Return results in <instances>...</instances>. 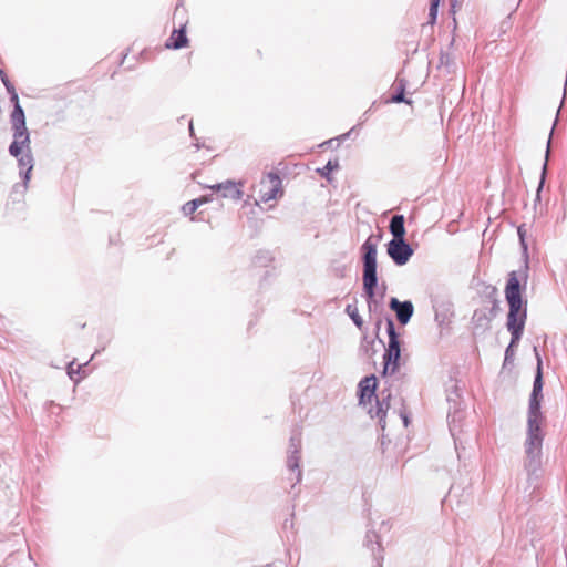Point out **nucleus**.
Returning a JSON list of instances; mask_svg holds the SVG:
<instances>
[{"instance_id":"obj_40","label":"nucleus","mask_w":567,"mask_h":567,"mask_svg":"<svg viewBox=\"0 0 567 567\" xmlns=\"http://www.w3.org/2000/svg\"><path fill=\"white\" fill-rule=\"evenodd\" d=\"M455 450L458 451V444L457 442L455 441ZM460 454V452H457Z\"/></svg>"},{"instance_id":"obj_29","label":"nucleus","mask_w":567,"mask_h":567,"mask_svg":"<svg viewBox=\"0 0 567 567\" xmlns=\"http://www.w3.org/2000/svg\"><path fill=\"white\" fill-rule=\"evenodd\" d=\"M0 78H1V81L7 90L10 91L12 89H16L14 85L11 83V81L9 80L8 75L6 74V72L0 68Z\"/></svg>"},{"instance_id":"obj_19","label":"nucleus","mask_w":567,"mask_h":567,"mask_svg":"<svg viewBox=\"0 0 567 567\" xmlns=\"http://www.w3.org/2000/svg\"><path fill=\"white\" fill-rule=\"evenodd\" d=\"M404 91H405V82L403 80H400L399 81L398 92L392 95L391 102L392 103H406V104H411V101L405 99Z\"/></svg>"},{"instance_id":"obj_18","label":"nucleus","mask_w":567,"mask_h":567,"mask_svg":"<svg viewBox=\"0 0 567 567\" xmlns=\"http://www.w3.org/2000/svg\"><path fill=\"white\" fill-rule=\"evenodd\" d=\"M210 200H213V198L207 196L192 199L182 206V213H195L200 205Z\"/></svg>"},{"instance_id":"obj_14","label":"nucleus","mask_w":567,"mask_h":567,"mask_svg":"<svg viewBox=\"0 0 567 567\" xmlns=\"http://www.w3.org/2000/svg\"><path fill=\"white\" fill-rule=\"evenodd\" d=\"M389 307L395 312L396 319L401 324H406L414 312L413 303L409 300L400 301L396 298H391Z\"/></svg>"},{"instance_id":"obj_22","label":"nucleus","mask_w":567,"mask_h":567,"mask_svg":"<svg viewBox=\"0 0 567 567\" xmlns=\"http://www.w3.org/2000/svg\"><path fill=\"white\" fill-rule=\"evenodd\" d=\"M338 168H339L338 159H333V161L330 159L322 168H319L318 172L320 173L321 176L329 178L330 173Z\"/></svg>"},{"instance_id":"obj_17","label":"nucleus","mask_w":567,"mask_h":567,"mask_svg":"<svg viewBox=\"0 0 567 567\" xmlns=\"http://www.w3.org/2000/svg\"><path fill=\"white\" fill-rule=\"evenodd\" d=\"M472 321L475 328L486 329L489 324L491 318L485 310L477 309L473 313Z\"/></svg>"},{"instance_id":"obj_5","label":"nucleus","mask_w":567,"mask_h":567,"mask_svg":"<svg viewBox=\"0 0 567 567\" xmlns=\"http://www.w3.org/2000/svg\"><path fill=\"white\" fill-rule=\"evenodd\" d=\"M9 154L17 158L19 166V175L23 182V187L27 188L31 177V172L34 167V158L31 151V140L27 138H13L8 148Z\"/></svg>"},{"instance_id":"obj_13","label":"nucleus","mask_w":567,"mask_h":567,"mask_svg":"<svg viewBox=\"0 0 567 567\" xmlns=\"http://www.w3.org/2000/svg\"><path fill=\"white\" fill-rule=\"evenodd\" d=\"M11 124H12V131H13V138L20 140V138H29L30 134L25 124V114L20 104H17L13 106L12 113H11Z\"/></svg>"},{"instance_id":"obj_37","label":"nucleus","mask_w":567,"mask_h":567,"mask_svg":"<svg viewBox=\"0 0 567 567\" xmlns=\"http://www.w3.org/2000/svg\"><path fill=\"white\" fill-rule=\"evenodd\" d=\"M374 537H377V535H375L374 533H372L371 535H370V534H368V535H367V538H368V539H370V540H371L372 538H374Z\"/></svg>"},{"instance_id":"obj_4","label":"nucleus","mask_w":567,"mask_h":567,"mask_svg":"<svg viewBox=\"0 0 567 567\" xmlns=\"http://www.w3.org/2000/svg\"><path fill=\"white\" fill-rule=\"evenodd\" d=\"M363 291L369 299L375 296L378 285L377 245L368 238L361 246Z\"/></svg>"},{"instance_id":"obj_24","label":"nucleus","mask_w":567,"mask_h":567,"mask_svg":"<svg viewBox=\"0 0 567 567\" xmlns=\"http://www.w3.org/2000/svg\"><path fill=\"white\" fill-rule=\"evenodd\" d=\"M549 147H550V138L548 140V143H547L546 159H545V163L543 165L542 177H540V182H539L538 187H537V197L539 196V192L543 188L544 181H545V175H546V172H547V161H548V156H549Z\"/></svg>"},{"instance_id":"obj_38","label":"nucleus","mask_w":567,"mask_h":567,"mask_svg":"<svg viewBox=\"0 0 567 567\" xmlns=\"http://www.w3.org/2000/svg\"><path fill=\"white\" fill-rule=\"evenodd\" d=\"M100 353V350H95L94 354L91 357V360L97 354Z\"/></svg>"},{"instance_id":"obj_35","label":"nucleus","mask_w":567,"mask_h":567,"mask_svg":"<svg viewBox=\"0 0 567 567\" xmlns=\"http://www.w3.org/2000/svg\"><path fill=\"white\" fill-rule=\"evenodd\" d=\"M355 127H352L348 133H344L340 136V140H346L347 137H349V135L351 134V132L354 130Z\"/></svg>"},{"instance_id":"obj_16","label":"nucleus","mask_w":567,"mask_h":567,"mask_svg":"<svg viewBox=\"0 0 567 567\" xmlns=\"http://www.w3.org/2000/svg\"><path fill=\"white\" fill-rule=\"evenodd\" d=\"M390 231L393 236V239H404V215H393L390 221Z\"/></svg>"},{"instance_id":"obj_12","label":"nucleus","mask_w":567,"mask_h":567,"mask_svg":"<svg viewBox=\"0 0 567 567\" xmlns=\"http://www.w3.org/2000/svg\"><path fill=\"white\" fill-rule=\"evenodd\" d=\"M388 255L395 265L403 266L410 260L413 249L404 239H392L388 244Z\"/></svg>"},{"instance_id":"obj_41","label":"nucleus","mask_w":567,"mask_h":567,"mask_svg":"<svg viewBox=\"0 0 567 567\" xmlns=\"http://www.w3.org/2000/svg\"><path fill=\"white\" fill-rule=\"evenodd\" d=\"M383 213H384V214H388V213H392V210H391V209H389V210H384Z\"/></svg>"},{"instance_id":"obj_15","label":"nucleus","mask_w":567,"mask_h":567,"mask_svg":"<svg viewBox=\"0 0 567 567\" xmlns=\"http://www.w3.org/2000/svg\"><path fill=\"white\" fill-rule=\"evenodd\" d=\"M188 44V38L186 35V25L182 24L178 29H174L171 37L165 43L167 49L179 50Z\"/></svg>"},{"instance_id":"obj_27","label":"nucleus","mask_w":567,"mask_h":567,"mask_svg":"<svg viewBox=\"0 0 567 567\" xmlns=\"http://www.w3.org/2000/svg\"><path fill=\"white\" fill-rule=\"evenodd\" d=\"M453 60L449 53H441L440 55V66H445L449 71L450 68L453 66Z\"/></svg>"},{"instance_id":"obj_23","label":"nucleus","mask_w":567,"mask_h":567,"mask_svg":"<svg viewBox=\"0 0 567 567\" xmlns=\"http://www.w3.org/2000/svg\"><path fill=\"white\" fill-rule=\"evenodd\" d=\"M346 312L350 316V318L352 319V321L354 322V324L357 327L360 328L362 326V319L359 316L358 310H357L355 307H353L351 305H348L347 308H346Z\"/></svg>"},{"instance_id":"obj_20","label":"nucleus","mask_w":567,"mask_h":567,"mask_svg":"<svg viewBox=\"0 0 567 567\" xmlns=\"http://www.w3.org/2000/svg\"><path fill=\"white\" fill-rule=\"evenodd\" d=\"M462 413L457 410H455L453 413L449 412L447 419H449V425H450V432L454 436L455 432L457 430V422L461 420Z\"/></svg>"},{"instance_id":"obj_2","label":"nucleus","mask_w":567,"mask_h":567,"mask_svg":"<svg viewBox=\"0 0 567 567\" xmlns=\"http://www.w3.org/2000/svg\"><path fill=\"white\" fill-rule=\"evenodd\" d=\"M505 298L509 307L506 327L513 336V343H518L524 332L527 311L522 299L520 281L516 271L508 274Z\"/></svg>"},{"instance_id":"obj_33","label":"nucleus","mask_w":567,"mask_h":567,"mask_svg":"<svg viewBox=\"0 0 567 567\" xmlns=\"http://www.w3.org/2000/svg\"><path fill=\"white\" fill-rule=\"evenodd\" d=\"M58 406L54 401H47L44 404V409L49 412H51L52 408Z\"/></svg>"},{"instance_id":"obj_30","label":"nucleus","mask_w":567,"mask_h":567,"mask_svg":"<svg viewBox=\"0 0 567 567\" xmlns=\"http://www.w3.org/2000/svg\"><path fill=\"white\" fill-rule=\"evenodd\" d=\"M517 233L519 236L520 244H522L523 248L526 250L527 246L525 244V236H526L527 230L525 228V224H523L518 227Z\"/></svg>"},{"instance_id":"obj_8","label":"nucleus","mask_w":567,"mask_h":567,"mask_svg":"<svg viewBox=\"0 0 567 567\" xmlns=\"http://www.w3.org/2000/svg\"><path fill=\"white\" fill-rule=\"evenodd\" d=\"M212 189V196H216V199H223L228 203L238 204L244 196V181L235 182L227 179L221 183L209 186Z\"/></svg>"},{"instance_id":"obj_7","label":"nucleus","mask_w":567,"mask_h":567,"mask_svg":"<svg viewBox=\"0 0 567 567\" xmlns=\"http://www.w3.org/2000/svg\"><path fill=\"white\" fill-rule=\"evenodd\" d=\"M301 433L300 431H295L289 440L288 446V455L286 466L290 472L289 481L292 482L291 487H295L298 483L301 482L302 471L300 468V460H301Z\"/></svg>"},{"instance_id":"obj_25","label":"nucleus","mask_w":567,"mask_h":567,"mask_svg":"<svg viewBox=\"0 0 567 567\" xmlns=\"http://www.w3.org/2000/svg\"><path fill=\"white\" fill-rule=\"evenodd\" d=\"M517 344L518 343H513V337H512L511 338V342H509L508 347L505 350L504 365H506L507 363L513 362L514 355H515L514 347L517 346Z\"/></svg>"},{"instance_id":"obj_36","label":"nucleus","mask_w":567,"mask_h":567,"mask_svg":"<svg viewBox=\"0 0 567 567\" xmlns=\"http://www.w3.org/2000/svg\"><path fill=\"white\" fill-rule=\"evenodd\" d=\"M402 420H403L404 426H408L409 425L408 416L406 415H402Z\"/></svg>"},{"instance_id":"obj_9","label":"nucleus","mask_w":567,"mask_h":567,"mask_svg":"<svg viewBox=\"0 0 567 567\" xmlns=\"http://www.w3.org/2000/svg\"><path fill=\"white\" fill-rule=\"evenodd\" d=\"M259 199L255 200L256 205L259 202L267 203L271 199H276L278 195L282 194V182L277 173H267L259 183L258 186Z\"/></svg>"},{"instance_id":"obj_32","label":"nucleus","mask_w":567,"mask_h":567,"mask_svg":"<svg viewBox=\"0 0 567 567\" xmlns=\"http://www.w3.org/2000/svg\"><path fill=\"white\" fill-rule=\"evenodd\" d=\"M528 276V265L525 262L523 269L520 270V277L526 280Z\"/></svg>"},{"instance_id":"obj_31","label":"nucleus","mask_w":567,"mask_h":567,"mask_svg":"<svg viewBox=\"0 0 567 567\" xmlns=\"http://www.w3.org/2000/svg\"><path fill=\"white\" fill-rule=\"evenodd\" d=\"M9 95H10V101L13 103V106L17 105V104H20L19 103V96H18V93L16 91V89H12L10 91H8Z\"/></svg>"},{"instance_id":"obj_10","label":"nucleus","mask_w":567,"mask_h":567,"mask_svg":"<svg viewBox=\"0 0 567 567\" xmlns=\"http://www.w3.org/2000/svg\"><path fill=\"white\" fill-rule=\"evenodd\" d=\"M537 358V371L533 383V390L529 398L528 413L527 416L544 417L540 410V401L543 398V374H542V359L537 352V348H534Z\"/></svg>"},{"instance_id":"obj_26","label":"nucleus","mask_w":567,"mask_h":567,"mask_svg":"<svg viewBox=\"0 0 567 567\" xmlns=\"http://www.w3.org/2000/svg\"><path fill=\"white\" fill-rule=\"evenodd\" d=\"M440 0H431L430 10H429V18L430 23L433 24L436 21L437 18V8H439Z\"/></svg>"},{"instance_id":"obj_6","label":"nucleus","mask_w":567,"mask_h":567,"mask_svg":"<svg viewBox=\"0 0 567 567\" xmlns=\"http://www.w3.org/2000/svg\"><path fill=\"white\" fill-rule=\"evenodd\" d=\"M386 332L389 337L388 348L383 354V374H393L399 369V361L401 358V342L399 333L392 319L386 320Z\"/></svg>"},{"instance_id":"obj_34","label":"nucleus","mask_w":567,"mask_h":567,"mask_svg":"<svg viewBox=\"0 0 567 567\" xmlns=\"http://www.w3.org/2000/svg\"><path fill=\"white\" fill-rule=\"evenodd\" d=\"M188 130H189V135L192 137H195L193 120H190L189 123H188Z\"/></svg>"},{"instance_id":"obj_21","label":"nucleus","mask_w":567,"mask_h":567,"mask_svg":"<svg viewBox=\"0 0 567 567\" xmlns=\"http://www.w3.org/2000/svg\"><path fill=\"white\" fill-rule=\"evenodd\" d=\"M189 221L198 224L199 225L198 230L202 233H205L212 228L209 220H205V219L200 218V215H195V214L189 215Z\"/></svg>"},{"instance_id":"obj_28","label":"nucleus","mask_w":567,"mask_h":567,"mask_svg":"<svg viewBox=\"0 0 567 567\" xmlns=\"http://www.w3.org/2000/svg\"><path fill=\"white\" fill-rule=\"evenodd\" d=\"M89 362L85 363V365L87 364ZM73 364L74 362L72 361L69 365H68V375L70 377L71 380H74V375L75 374H79L81 372V370L83 369L84 364H80L78 365L76 369L73 368Z\"/></svg>"},{"instance_id":"obj_11","label":"nucleus","mask_w":567,"mask_h":567,"mask_svg":"<svg viewBox=\"0 0 567 567\" xmlns=\"http://www.w3.org/2000/svg\"><path fill=\"white\" fill-rule=\"evenodd\" d=\"M254 276L267 278L274 274L276 269L275 256L270 250H257L252 258Z\"/></svg>"},{"instance_id":"obj_39","label":"nucleus","mask_w":567,"mask_h":567,"mask_svg":"<svg viewBox=\"0 0 567 567\" xmlns=\"http://www.w3.org/2000/svg\"><path fill=\"white\" fill-rule=\"evenodd\" d=\"M194 145H195V147H196L197 150H199V148L202 147L199 143H195Z\"/></svg>"},{"instance_id":"obj_3","label":"nucleus","mask_w":567,"mask_h":567,"mask_svg":"<svg viewBox=\"0 0 567 567\" xmlns=\"http://www.w3.org/2000/svg\"><path fill=\"white\" fill-rule=\"evenodd\" d=\"M377 390V378L374 375L365 377L359 383V394H360V404L365 405L367 403H371L372 400H375V408L369 409V414L371 417H378L379 423L382 429L385 427V415L386 411L390 408V396L389 393L386 396H382L380 400L378 395H375Z\"/></svg>"},{"instance_id":"obj_1","label":"nucleus","mask_w":567,"mask_h":567,"mask_svg":"<svg viewBox=\"0 0 567 567\" xmlns=\"http://www.w3.org/2000/svg\"><path fill=\"white\" fill-rule=\"evenodd\" d=\"M544 417L527 416L524 467L530 484L538 482L543 464Z\"/></svg>"}]
</instances>
